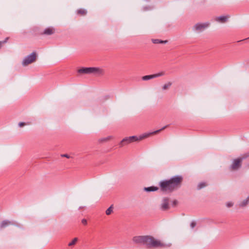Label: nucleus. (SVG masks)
I'll list each match as a JSON object with an SVG mask.
<instances>
[{
  "instance_id": "7c9ffc66",
  "label": "nucleus",
  "mask_w": 249,
  "mask_h": 249,
  "mask_svg": "<svg viewBox=\"0 0 249 249\" xmlns=\"http://www.w3.org/2000/svg\"><path fill=\"white\" fill-rule=\"evenodd\" d=\"M247 167L249 168V163L247 165Z\"/></svg>"
},
{
  "instance_id": "7ed1b4c3",
  "label": "nucleus",
  "mask_w": 249,
  "mask_h": 249,
  "mask_svg": "<svg viewBox=\"0 0 249 249\" xmlns=\"http://www.w3.org/2000/svg\"><path fill=\"white\" fill-rule=\"evenodd\" d=\"M144 245L148 248H159L164 246V244L160 240L149 235L145 236Z\"/></svg>"
},
{
  "instance_id": "5701e85b",
  "label": "nucleus",
  "mask_w": 249,
  "mask_h": 249,
  "mask_svg": "<svg viewBox=\"0 0 249 249\" xmlns=\"http://www.w3.org/2000/svg\"><path fill=\"white\" fill-rule=\"evenodd\" d=\"M249 157V153H245V154H244L243 155H242L241 156V157H240V158H243V160L244 159H246Z\"/></svg>"
},
{
  "instance_id": "412c9836",
  "label": "nucleus",
  "mask_w": 249,
  "mask_h": 249,
  "mask_svg": "<svg viewBox=\"0 0 249 249\" xmlns=\"http://www.w3.org/2000/svg\"><path fill=\"white\" fill-rule=\"evenodd\" d=\"M10 224V222L7 221H4L1 222L0 224V227L1 228H4L6 226L9 225Z\"/></svg>"
},
{
  "instance_id": "dca6fc26",
  "label": "nucleus",
  "mask_w": 249,
  "mask_h": 249,
  "mask_svg": "<svg viewBox=\"0 0 249 249\" xmlns=\"http://www.w3.org/2000/svg\"><path fill=\"white\" fill-rule=\"evenodd\" d=\"M172 83L170 82L165 84L163 85L162 88L163 90H166L168 89L171 86Z\"/></svg>"
},
{
  "instance_id": "a878e982",
  "label": "nucleus",
  "mask_w": 249,
  "mask_h": 249,
  "mask_svg": "<svg viewBox=\"0 0 249 249\" xmlns=\"http://www.w3.org/2000/svg\"><path fill=\"white\" fill-rule=\"evenodd\" d=\"M82 223L84 225H86L87 224V221L85 219H83L82 220Z\"/></svg>"
},
{
  "instance_id": "b1692460",
  "label": "nucleus",
  "mask_w": 249,
  "mask_h": 249,
  "mask_svg": "<svg viewBox=\"0 0 249 249\" xmlns=\"http://www.w3.org/2000/svg\"><path fill=\"white\" fill-rule=\"evenodd\" d=\"M206 186V184L204 183H200L198 185V187L199 189H201Z\"/></svg>"
},
{
  "instance_id": "393cba45",
  "label": "nucleus",
  "mask_w": 249,
  "mask_h": 249,
  "mask_svg": "<svg viewBox=\"0 0 249 249\" xmlns=\"http://www.w3.org/2000/svg\"><path fill=\"white\" fill-rule=\"evenodd\" d=\"M228 207H231L233 205V203L232 202H228L226 204Z\"/></svg>"
},
{
  "instance_id": "c85d7f7f",
  "label": "nucleus",
  "mask_w": 249,
  "mask_h": 249,
  "mask_svg": "<svg viewBox=\"0 0 249 249\" xmlns=\"http://www.w3.org/2000/svg\"><path fill=\"white\" fill-rule=\"evenodd\" d=\"M5 42H6V41H3V42L0 41V48L1 47L2 44L3 43H5Z\"/></svg>"
},
{
  "instance_id": "1a4fd4ad",
  "label": "nucleus",
  "mask_w": 249,
  "mask_h": 249,
  "mask_svg": "<svg viewBox=\"0 0 249 249\" xmlns=\"http://www.w3.org/2000/svg\"><path fill=\"white\" fill-rule=\"evenodd\" d=\"M145 236H135L133 238V241L137 244H144Z\"/></svg>"
},
{
  "instance_id": "423d86ee",
  "label": "nucleus",
  "mask_w": 249,
  "mask_h": 249,
  "mask_svg": "<svg viewBox=\"0 0 249 249\" xmlns=\"http://www.w3.org/2000/svg\"><path fill=\"white\" fill-rule=\"evenodd\" d=\"M210 24L208 22L198 23L193 27L194 30L197 32H200L209 27Z\"/></svg>"
},
{
  "instance_id": "f257e3e1",
  "label": "nucleus",
  "mask_w": 249,
  "mask_h": 249,
  "mask_svg": "<svg viewBox=\"0 0 249 249\" xmlns=\"http://www.w3.org/2000/svg\"><path fill=\"white\" fill-rule=\"evenodd\" d=\"M181 180V177H176L170 180L162 181L160 183V189L163 192H171L179 186Z\"/></svg>"
},
{
  "instance_id": "9d476101",
  "label": "nucleus",
  "mask_w": 249,
  "mask_h": 249,
  "mask_svg": "<svg viewBox=\"0 0 249 249\" xmlns=\"http://www.w3.org/2000/svg\"><path fill=\"white\" fill-rule=\"evenodd\" d=\"M168 209V199L167 198H165L163 200V201L161 204V209L162 210L165 211Z\"/></svg>"
},
{
  "instance_id": "f3484780",
  "label": "nucleus",
  "mask_w": 249,
  "mask_h": 249,
  "mask_svg": "<svg viewBox=\"0 0 249 249\" xmlns=\"http://www.w3.org/2000/svg\"><path fill=\"white\" fill-rule=\"evenodd\" d=\"M249 202V198H248L243 201H242L239 204L240 206L241 207H244Z\"/></svg>"
},
{
  "instance_id": "6ab92c4d",
  "label": "nucleus",
  "mask_w": 249,
  "mask_h": 249,
  "mask_svg": "<svg viewBox=\"0 0 249 249\" xmlns=\"http://www.w3.org/2000/svg\"><path fill=\"white\" fill-rule=\"evenodd\" d=\"M78 241L77 238H74L73 240L68 244L69 246H72L74 245Z\"/></svg>"
},
{
  "instance_id": "4be33fe9",
  "label": "nucleus",
  "mask_w": 249,
  "mask_h": 249,
  "mask_svg": "<svg viewBox=\"0 0 249 249\" xmlns=\"http://www.w3.org/2000/svg\"><path fill=\"white\" fill-rule=\"evenodd\" d=\"M167 41H161L159 39H154L153 40V42L154 43H165Z\"/></svg>"
},
{
  "instance_id": "0eeeda50",
  "label": "nucleus",
  "mask_w": 249,
  "mask_h": 249,
  "mask_svg": "<svg viewBox=\"0 0 249 249\" xmlns=\"http://www.w3.org/2000/svg\"><path fill=\"white\" fill-rule=\"evenodd\" d=\"M164 74V72H159L158 73L155 74L143 76L142 77V80H143L144 81H147V80H150V79L154 78H156L158 77L162 76Z\"/></svg>"
},
{
  "instance_id": "aec40b11",
  "label": "nucleus",
  "mask_w": 249,
  "mask_h": 249,
  "mask_svg": "<svg viewBox=\"0 0 249 249\" xmlns=\"http://www.w3.org/2000/svg\"><path fill=\"white\" fill-rule=\"evenodd\" d=\"M157 190L158 188L155 187H150L145 188V190H146V191H157Z\"/></svg>"
},
{
  "instance_id": "bb28decb",
  "label": "nucleus",
  "mask_w": 249,
  "mask_h": 249,
  "mask_svg": "<svg viewBox=\"0 0 249 249\" xmlns=\"http://www.w3.org/2000/svg\"><path fill=\"white\" fill-rule=\"evenodd\" d=\"M18 125L20 127L23 126L24 125H25V123H23V122H20V123H19Z\"/></svg>"
},
{
  "instance_id": "f8f14e48",
  "label": "nucleus",
  "mask_w": 249,
  "mask_h": 249,
  "mask_svg": "<svg viewBox=\"0 0 249 249\" xmlns=\"http://www.w3.org/2000/svg\"><path fill=\"white\" fill-rule=\"evenodd\" d=\"M54 33V29L52 27H49L46 28L44 31V34L47 35H52Z\"/></svg>"
},
{
  "instance_id": "f03ea898",
  "label": "nucleus",
  "mask_w": 249,
  "mask_h": 249,
  "mask_svg": "<svg viewBox=\"0 0 249 249\" xmlns=\"http://www.w3.org/2000/svg\"><path fill=\"white\" fill-rule=\"evenodd\" d=\"M166 127V126H164L161 129L155 131H154L153 132L144 134L140 136L139 138H138L136 136H131V137L125 138L124 139H123L122 140V141L120 142V145L121 147H123V146H124L125 145H127L128 144H129L133 142H135V141H137L138 140H141L145 138H147V137H149V136H150L151 135L157 134V133L164 129Z\"/></svg>"
},
{
  "instance_id": "20e7f679",
  "label": "nucleus",
  "mask_w": 249,
  "mask_h": 249,
  "mask_svg": "<svg viewBox=\"0 0 249 249\" xmlns=\"http://www.w3.org/2000/svg\"><path fill=\"white\" fill-rule=\"evenodd\" d=\"M36 58V53L35 52H33L24 58L22 61V64L23 66H26L35 62Z\"/></svg>"
},
{
  "instance_id": "4468645a",
  "label": "nucleus",
  "mask_w": 249,
  "mask_h": 249,
  "mask_svg": "<svg viewBox=\"0 0 249 249\" xmlns=\"http://www.w3.org/2000/svg\"><path fill=\"white\" fill-rule=\"evenodd\" d=\"M78 72L81 73L91 74V68H85L80 69Z\"/></svg>"
},
{
  "instance_id": "39448f33",
  "label": "nucleus",
  "mask_w": 249,
  "mask_h": 249,
  "mask_svg": "<svg viewBox=\"0 0 249 249\" xmlns=\"http://www.w3.org/2000/svg\"><path fill=\"white\" fill-rule=\"evenodd\" d=\"M242 160L243 158L240 157L233 159L230 166L231 169L233 171L238 170L241 167Z\"/></svg>"
},
{
  "instance_id": "ddd939ff",
  "label": "nucleus",
  "mask_w": 249,
  "mask_h": 249,
  "mask_svg": "<svg viewBox=\"0 0 249 249\" xmlns=\"http://www.w3.org/2000/svg\"><path fill=\"white\" fill-rule=\"evenodd\" d=\"M228 18V17L226 16H220L216 17L215 20L221 23H224L227 21Z\"/></svg>"
},
{
  "instance_id": "c756f323",
  "label": "nucleus",
  "mask_w": 249,
  "mask_h": 249,
  "mask_svg": "<svg viewBox=\"0 0 249 249\" xmlns=\"http://www.w3.org/2000/svg\"><path fill=\"white\" fill-rule=\"evenodd\" d=\"M62 156L66 157L67 158H69V156L68 155H62Z\"/></svg>"
},
{
  "instance_id": "cd10ccee",
  "label": "nucleus",
  "mask_w": 249,
  "mask_h": 249,
  "mask_svg": "<svg viewBox=\"0 0 249 249\" xmlns=\"http://www.w3.org/2000/svg\"><path fill=\"white\" fill-rule=\"evenodd\" d=\"M195 226H196V223L195 222H193L191 223V227L192 228H194Z\"/></svg>"
},
{
  "instance_id": "9b49d317",
  "label": "nucleus",
  "mask_w": 249,
  "mask_h": 249,
  "mask_svg": "<svg viewBox=\"0 0 249 249\" xmlns=\"http://www.w3.org/2000/svg\"><path fill=\"white\" fill-rule=\"evenodd\" d=\"M113 139L112 136H108L106 137H103L98 140V142L100 143H104L111 140Z\"/></svg>"
},
{
  "instance_id": "a211bd4d",
  "label": "nucleus",
  "mask_w": 249,
  "mask_h": 249,
  "mask_svg": "<svg viewBox=\"0 0 249 249\" xmlns=\"http://www.w3.org/2000/svg\"><path fill=\"white\" fill-rule=\"evenodd\" d=\"M113 207L112 206H110L106 211L107 215H110L113 212Z\"/></svg>"
},
{
  "instance_id": "2eb2a0df",
  "label": "nucleus",
  "mask_w": 249,
  "mask_h": 249,
  "mask_svg": "<svg viewBox=\"0 0 249 249\" xmlns=\"http://www.w3.org/2000/svg\"><path fill=\"white\" fill-rule=\"evenodd\" d=\"M87 13V11L84 9H80L77 11V14L81 16H85Z\"/></svg>"
},
{
  "instance_id": "6e6552de",
  "label": "nucleus",
  "mask_w": 249,
  "mask_h": 249,
  "mask_svg": "<svg viewBox=\"0 0 249 249\" xmlns=\"http://www.w3.org/2000/svg\"><path fill=\"white\" fill-rule=\"evenodd\" d=\"M104 70L99 68L91 67V74H93L96 76L102 75L104 74Z\"/></svg>"
}]
</instances>
